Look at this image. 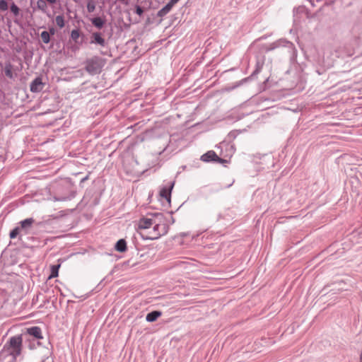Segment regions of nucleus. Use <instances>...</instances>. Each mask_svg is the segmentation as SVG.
Instances as JSON below:
<instances>
[{
	"instance_id": "nucleus-1",
	"label": "nucleus",
	"mask_w": 362,
	"mask_h": 362,
	"mask_svg": "<svg viewBox=\"0 0 362 362\" xmlns=\"http://www.w3.org/2000/svg\"><path fill=\"white\" fill-rule=\"evenodd\" d=\"M23 349V336L17 334L11 337L4 344L0 355L6 352L8 355L12 356L13 360H16L17 357L21 354Z\"/></svg>"
},
{
	"instance_id": "nucleus-2",
	"label": "nucleus",
	"mask_w": 362,
	"mask_h": 362,
	"mask_svg": "<svg viewBox=\"0 0 362 362\" xmlns=\"http://www.w3.org/2000/svg\"><path fill=\"white\" fill-rule=\"evenodd\" d=\"M279 47H285L288 49L291 62L296 61L298 52L293 42L286 39L281 38L272 43H271L267 48V51H272Z\"/></svg>"
},
{
	"instance_id": "nucleus-3",
	"label": "nucleus",
	"mask_w": 362,
	"mask_h": 362,
	"mask_svg": "<svg viewBox=\"0 0 362 362\" xmlns=\"http://www.w3.org/2000/svg\"><path fill=\"white\" fill-rule=\"evenodd\" d=\"M19 250H2L0 262L6 267H9L19 262Z\"/></svg>"
},
{
	"instance_id": "nucleus-4",
	"label": "nucleus",
	"mask_w": 362,
	"mask_h": 362,
	"mask_svg": "<svg viewBox=\"0 0 362 362\" xmlns=\"http://www.w3.org/2000/svg\"><path fill=\"white\" fill-rule=\"evenodd\" d=\"M103 66V59L99 57H93L86 62L85 69L91 75L99 74Z\"/></svg>"
},
{
	"instance_id": "nucleus-5",
	"label": "nucleus",
	"mask_w": 362,
	"mask_h": 362,
	"mask_svg": "<svg viewBox=\"0 0 362 362\" xmlns=\"http://www.w3.org/2000/svg\"><path fill=\"white\" fill-rule=\"evenodd\" d=\"M263 65H264V62L258 59L255 64V69L253 71L252 74L250 76L243 78L242 80L237 82V84L235 86L236 87L240 86L244 84L245 83L248 82V81H251L252 79L256 78L257 76L261 72Z\"/></svg>"
},
{
	"instance_id": "nucleus-6",
	"label": "nucleus",
	"mask_w": 362,
	"mask_h": 362,
	"mask_svg": "<svg viewBox=\"0 0 362 362\" xmlns=\"http://www.w3.org/2000/svg\"><path fill=\"white\" fill-rule=\"evenodd\" d=\"M175 182H168L166 185L160 187L159 195L160 197L165 199L168 202H170L171 192L174 187Z\"/></svg>"
},
{
	"instance_id": "nucleus-7",
	"label": "nucleus",
	"mask_w": 362,
	"mask_h": 362,
	"mask_svg": "<svg viewBox=\"0 0 362 362\" xmlns=\"http://www.w3.org/2000/svg\"><path fill=\"white\" fill-rule=\"evenodd\" d=\"M34 223V218H28L19 222L18 228L23 235H27L33 228Z\"/></svg>"
},
{
	"instance_id": "nucleus-8",
	"label": "nucleus",
	"mask_w": 362,
	"mask_h": 362,
	"mask_svg": "<svg viewBox=\"0 0 362 362\" xmlns=\"http://www.w3.org/2000/svg\"><path fill=\"white\" fill-rule=\"evenodd\" d=\"M45 83L40 76L36 77L30 85V90L32 93H40L44 88Z\"/></svg>"
},
{
	"instance_id": "nucleus-9",
	"label": "nucleus",
	"mask_w": 362,
	"mask_h": 362,
	"mask_svg": "<svg viewBox=\"0 0 362 362\" xmlns=\"http://www.w3.org/2000/svg\"><path fill=\"white\" fill-rule=\"evenodd\" d=\"M165 224H158L154 223L153 228V234L151 237H149V238L152 240L158 238L160 235H163L165 233Z\"/></svg>"
},
{
	"instance_id": "nucleus-10",
	"label": "nucleus",
	"mask_w": 362,
	"mask_h": 362,
	"mask_svg": "<svg viewBox=\"0 0 362 362\" xmlns=\"http://www.w3.org/2000/svg\"><path fill=\"white\" fill-rule=\"evenodd\" d=\"M90 43L98 45L101 47H105L106 45L105 39L102 37L101 33L99 32L92 33L90 37Z\"/></svg>"
},
{
	"instance_id": "nucleus-11",
	"label": "nucleus",
	"mask_w": 362,
	"mask_h": 362,
	"mask_svg": "<svg viewBox=\"0 0 362 362\" xmlns=\"http://www.w3.org/2000/svg\"><path fill=\"white\" fill-rule=\"evenodd\" d=\"M26 333L30 336H33L36 339H42V330L41 328L37 326L31 327L27 328Z\"/></svg>"
},
{
	"instance_id": "nucleus-12",
	"label": "nucleus",
	"mask_w": 362,
	"mask_h": 362,
	"mask_svg": "<svg viewBox=\"0 0 362 362\" xmlns=\"http://www.w3.org/2000/svg\"><path fill=\"white\" fill-rule=\"evenodd\" d=\"M153 224L154 221L152 218L143 217L140 218L139 221V228L141 229H147L149 228Z\"/></svg>"
},
{
	"instance_id": "nucleus-13",
	"label": "nucleus",
	"mask_w": 362,
	"mask_h": 362,
	"mask_svg": "<svg viewBox=\"0 0 362 362\" xmlns=\"http://www.w3.org/2000/svg\"><path fill=\"white\" fill-rule=\"evenodd\" d=\"M216 158H218V156L214 151H209L201 156V160L204 162L216 161Z\"/></svg>"
},
{
	"instance_id": "nucleus-14",
	"label": "nucleus",
	"mask_w": 362,
	"mask_h": 362,
	"mask_svg": "<svg viewBox=\"0 0 362 362\" xmlns=\"http://www.w3.org/2000/svg\"><path fill=\"white\" fill-rule=\"evenodd\" d=\"M146 255H147L146 252V253H142V254H139V252H137L136 255L132 257L128 261V264L134 266V265H135L136 264L141 263V262H142L144 261L141 259L144 258Z\"/></svg>"
},
{
	"instance_id": "nucleus-15",
	"label": "nucleus",
	"mask_w": 362,
	"mask_h": 362,
	"mask_svg": "<svg viewBox=\"0 0 362 362\" xmlns=\"http://www.w3.org/2000/svg\"><path fill=\"white\" fill-rule=\"evenodd\" d=\"M162 312L159 310H153L146 315V320L147 322H153L157 320L160 317Z\"/></svg>"
},
{
	"instance_id": "nucleus-16",
	"label": "nucleus",
	"mask_w": 362,
	"mask_h": 362,
	"mask_svg": "<svg viewBox=\"0 0 362 362\" xmlns=\"http://www.w3.org/2000/svg\"><path fill=\"white\" fill-rule=\"evenodd\" d=\"M4 71L5 76L8 78L13 79L14 78V75L13 74V65L10 62H6L5 64Z\"/></svg>"
},
{
	"instance_id": "nucleus-17",
	"label": "nucleus",
	"mask_w": 362,
	"mask_h": 362,
	"mask_svg": "<svg viewBox=\"0 0 362 362\" xmlns=\"http://www.w3.org/2000/svg\"><path fill=\"white\" fill-rule=\"evenodd\" d=\"M92 24L95 27L97 28L98 29H101L105 23V19H103L102 18L100 17H95V18H93L91 20H90Z\"/></svg>"
},
{
	"instance_id": "nucleus-18",
	"label": "nucleus",
	"mask_w": 362,
	"mask_h": 362,
	"mask_svg": "<svg viewBox=\"0 0 362 362\" xmlns=\"http://www.w3.org/2000/svg\"><path fill=\"white\" fill-rule=\"evenodd\" d=\"M23 235V234L21 231V229L18 228V226H16V228L11 230L9 236L11 239H14L18 236H19L20 238H21Z\"/></svg>"
},
{
	"instance_id": "nucleus-19",
	"label": "nucleus",
	"mask_w": 362,
	"mask_h": 362,
	"mask_svg": "<svg viewBox=\"0 0 362 362\" xmlns=\"http://www.w3.org/2000/svg\"><path fill=\"white\" fill-rule=\"evenodd\" d=\"M61 266V264H55V265H52L51 266V274L49 275V279L51 278H55L57 276H58V274H59V269Z\"/></svg>"
},
{
	"instance_id": "nucleus-20",
	"label": "nucleus",
	"mask_w": 362,
	"mask_h": 362,
	"mask_svg": "<svg viewBox=\"0 0 362 362\" xmlns=\"http://www.w3.org/2000/svg\"><path fill=\"white\" fill-rule=\"evenodd\" d=\"M114 249H127V242L124 239H119L114 245Z\"/></svg>"
},
{
	"instance_id": "nucleus-21",
	"label": "nucleus",
	"mask_w": 362,
	"mask_h": 362,
	"mask_svg": "<svg viewBox=\"0 0 362 362\" xmlns=\"http://www.w3.org/2000/svg\"><path fill=\"white\" fill-rule=\"evenodd\" d=\"M37 7L38 9L45 13L47 8V2L45 0H38L37 1Z\"/></svg>"
},
{
	"instance_id": "nucleus-22",
	"label": "nucleus",
	"mask_w": 362,
	"mask_h": 362,
	"mask_svg": "<svg viewBox=\"0 0 362 362\" xmlns=\"http://www.w3.org/2000/svg\"><path fill=\"white\" fill-rule=\"evenodd\" d=\"M56 24L60 28H62L64 27L65 22L64 18L62 15L57 16L55 18Z\"/></svg>"
},
{
	"instance_id": "nucleus-23",
	"label": "nucleus",
	"mask_w": 362,
	"mask_h": 362,
	"mask_svg": "<svg viewBox=\"0 0 362 362\" xmlns=\"http://www.w3.org/2000/svg\"><path fill=\"white\" fill-rule=\"evenodd\" d=\"M40 37L44 43L47 44L49 42L50 35L49 33H48L47 31H42L40 34Z\"/></svg>"
},
{
	"instance_id": "nucleus-24",
	"label": "nucleus",
	"mask_w": 362,
	"mask_h": 362,
	"mask_svg": "<svg viewBox=\"0 0 362 362\" xmlns=\"http://www.w3.org/2000/svg\"><path fill=\"white\" fill-rule=\"evenodd\" d=\"M10 11L11 13H13V14L15 16H18L19 15L20 9L18 7V6L14 3H12L11 5L10 6Z\"/></svg>"
},
{
	"instance_id": "nucleus-25",
	"label": "nucleus",
	"mask_w": 362,
	"mask_h": 362,
	"mask_svg": "<svg viewBox=\"0 0 362 362\" xmlns=\"http://www.w3.org/2000/svg\"><path fill=\"white\" fill-rule=\"evenodd\" d=\"M80 37V31L78 29H74L71 33V38L75 41L77 42V40Z\"/></svg>"
},
{
	"instance_id": "nucleus-26",
	"label": "nucleus",
	"mask_w": 362,
	"mask_h": 362,
	"mask_svg": "<svg viewBox=\"0 0 362 362\" xmlns=\"http://www.w3.org/2000/svg\"><path fill=\"white\" fill-rule=\"evenodd\" d=\"M169 12L170 11H168V8L165 6H164L158 11L157 16L163 18L165 16H166Z\"/></svg>"
},
{
	"instance_id": "nucleus-27",
	"label": "nucleus",
	"mask_w": 362,
	"mask_h": 362,
	"mask_svg": "<svg viewBox=\"0 0 362 362\" xmlns=\"http://www.w3.org/2000/svg\"><path fill=\"white\" fill-rule=\"evenodd\" d=\"M8 8V3L6 0H0V10L6 11Z\"/></svg>"
},
{
	"instance_id": "nucleus-28",
	"label": "nucleus",
	"mask_w": 362,
	"mask_h": 362,
	"mask_svg": "<svg viewBox=\"0 0 362 362\" xmlns=\"http://www.w3.org/2000/svg\"><path fill=\"white\" fill-rule=\"evenodd\" d=\"M95 9V5L93 2H88L87 4V10L89 13H92Z\"/></svg>"
},
{
	"instance_id": "nucleus-29",
	"label": "nucleus",
	"mask_w": 362,
	"mask_h": 362,
	"mask_svg": "<svg viewBox=\"0 0 362 362\" xmlns=\"http://www.w3.org/2000/svg\"><path fill=\"white\" fill-rule=\"evenodd\" d=\"M135 13L139 15V16H141L144 13V9L141 6L136 5L135 6Z\"/></svg>"
},
{
	"instance_id": "nucleus-30",
	"label": "nucleus",
	"mask_w": 362,
	"mask_h": 362,
	"mask_svg": "<svg viewBox=\"0 0 362 362\" xmlns=\"http://www.w3.org/2000/svg\"><path fill=\"white\" fill-rule=\"evenodd\" d=\"M215 162H217V163H223L224 162H226V160L223 159V158H220V157H218V158L216 159Z\"/></svg>"
},
{
	"instance_id": "nucleus-31",
	"label": "nucleus",
	"mask_w": 362,
	"mask_h": 362,
	"mask_svg": "<svg viewBox=\"0 0 362 362\" xmlns=\"http://www.w3.org/2000/svg\"><path fill=\"white\" fill-rule=\"evenodd\" d=\"M168 11H171L172 8L173 7V6L172 4H170L169 2L165 6Z\"/></svg>"
},
{
	"instance_id": "nucleus-32",
	"label": "nucleus",
	"mask_w": 362,
	"mask_h": 362,
	"mask_svg": "<svg viewBox=\"0 0 362 362\" xmlns=\"http://www.w3.org/2000/svg\"><path fill=\"white\" fill-rule=\"evenodd\" d=\"M45 1L49 4H54L57 3V0H45Z\"/></svg>"
},
{
	"instance_id": "nucleus-33",
	"label": "nucleus",
	"mask_w": 362,
	"mask_h": 362,
	"mask_svg": "<svg viewBox=\"0 0 362 362\" xmlns=\"http://www.w3.org/2000/svg\"><path fill=\"white\" fill-rule=\"evenodd\" d=\"M180 0H170L169 3L174 6V5H175Z\"/></svg>"
},
{
	"instance_id": "nucleus-34",
	"label": "nucleus",
	"mask_w": 362,
	"mask_h": 362,
	"mask_svg": "<svg viewBox=\"0 0 362 362\" xmlns=\"http://www.w3.org/2000/svg\"><path fill=\"white\" fill-rule=\"evenodd\" d=\"M54 32H55L54 28H49V32H48V33H49V35H50V34H51V35H54Z\"/></svg>"
},
{
	"instance_id": "nucleus-35",
	"label": "nucleus",
	"mask_w": 362,
	"mask_h": 362,
	"mask_svg": "<svg viewBox=\"0 0 362 362\" xmlns=\"http://www.w3.org/2000/svg\"><path fill=\"white\" fill-rule=\"evenodd\" d=\"M88 179V175H86V177H84L83 178L81 179V182H83L86 181Z\"/></svg>"
},
{
	"instance_id": "nucleus-36",
	"label": "nucleus",
	"mask_w": 362,
	"mask_h": 362,
	"mask_svg": "<svg viewBox=\"0 0 362 362\" xmlns=\"http://www.w3.org/2000/svg\"><path fill=\"white\" fill-rule=\"evenodd\" d=\"M55 200H57V201H64V200H66V198L65 197L55 198Z\"/></svg>"
},
{
	"instance_id": "nucleus-37",
	"label": "nucleus",
	"mask_w": 362,
	"mask_h": 362,
	"mask_svg": "<svg viewBox=\"0 0 362 362\" xmlns=\"http://www.w3.org/2000/svg\"><path fill=\"white\" fill-rule=\"evenodd\" d=\"M360 362H362V352H361V354L360 355Z\"/></svg>"
},
{
	"instance_id": "nucleus-38",
	"label": "nucleus",
	"mask_w": 362,
	"mask_h": 362,
	"mask_svg": "<svg viewBox=\"0 0 362 362\" xmlns=\"http://www.w3.org/2000/svg\"><path fill=\"white\" fill-rule=\"evenodd\" d=\"M117 251L119 252H125L126 250H117Z\"/></svg>"
},
{
	"instance_id": "nucleus-39",
	"label": "nucleus",
	"mask_w": 362,
	"mask_h": 362,
	"mask_svg": "<svg viewBox=\"0 0 362 362\" xmlns=\"http://www.w3.org/2000/svg\"><path fill=\"white\" fill-rule=\"evenodd\" d=\"M42 362H44V361H42Z\"/></svg>"
}]
</instances>
